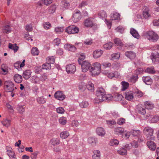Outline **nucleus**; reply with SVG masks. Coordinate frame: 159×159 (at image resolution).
<instances>
[{"mask_svg": "<svg viewBox=\"0 0 159 159\" xmlns=\"http://www.w3.org/2000/svg\"><path fill=\"white\" fill-rule=\"evenodd\" d=\"M101 64L98 62H95L92 64L90 70V72L92 76L98 75L101 71Z\"/></svg>", "mask_w": 159, "mask_h": 159, "instance_id": "f03ea898", "label": "nucleus"}, {"mask_svg": "<svg viewBox=\"0 0 159 159\" xmlns=\"http://www.w3.org/2000/svg\"><path fill=\"white\" fill-rule=\"evenodd\" d=\"M97 97L94 99V102L96 103L103 101L107 99V95L105 90L103 89L100 88L96 92Z\"/></svg>", "mask_w": 159, "mask_h": 159, "instance_id": "f257e3e1", "label": "nucleus"}, {"mask_svg": "<svg viewBox=\"0 0 159 159\" xmlns=\"http://www.w3.org/2000/svg\"><path fill=\"white\" fill-rule=\"evenodd\" d=\"M79 86V89L81 91H83L85 89V85L84 82H82L80 83Z\"/></svg>", "mask_w": 159, "mask_h": 159, "instance_id": "680f3d73", "label": "nucleus"}, {"mask_svg": "<svg viewBox=\"0 0 159 159\" xmlns=\"http://www.w3.org/2000/svg\"><path fill=\"white\" fill-rule=\"evenodd\" d=\"M85 58V56L84 53H81L78 59V62L79 64H81Z\"/></svg>", "mask_w": 159, "mask_h": 159, "instance_id": "3c124183", "label": "nucleus"}, {"mask_svg": "<svg viewBox=\"0 0 159 159\" xmlns=\"http://www.w3.org/2000/svg\"><path fill=\"white\" fill-rule=\"evenodd\" d=\"M17 109L19 112L20 114H22L25 111V109L23 106L21 105H18Z\"/></svg>", "mask_w": 159, "mask_h": 159, "instance_id": "4d7b16f0", "label": "nucleus"}, {"mask_svg": "<svg viewBox=\"0 0 159 159\" xmlns=\"http://www.w3.org/2000/svg\"><path fill=\"white\" fill-rule=\"evenodd\" d=\"M145 36L148 39L155 42L159 39L158 35L152 31H150L147 33Z\"/></svg>", "mask_w": 159, "mask_h": 159, "instance_id": "20e7f679", "label": "nucleus"}, {"mask_svg": "<svg viewBox=\"0 0 159 159\" xmlns=\"http://www.w3.org/2000/svg\"><path fill=\"white\" fill-rule=\"evenodd\" d=\"M120 57V54L119 53H114L112 54L111 55V60H114L118 59Z\"/></svg>", "mask_w": 159, "mask_h": 159, "instance_id": "a19ab883", "label": "nucleus"}, {"mask_svg": "<svg viewBox=\"0 0 159 159\" xmlns=\"http://www.w3.org/2000/svg\"><path fill=\"white\" fill-rule=\"evenodd\" d=\"M37 100L39 103L41 104H44L46 102V100L43 97H38Z\"/></svg>", "mask_w": 159, "mask_h": 159, "instance_id": "49530a36", "label": "nucleus"}, {"mask_svg": "<svg viewBox=\"0 0 159 159\" xmlns=\"http://www.w3.org/2000/svg\"><path fill=\"white\" fill-rule=\"evenodd\" d=\"M43 26L44 29L48 30L50 29L52 27L51 24L48 22H44L43 24Z\"/></svg>", "mask_w": 159, "mask_h": 159, "instance_id": "37998d69", "label": "nucleus"}, {"mask_svg": "<svg viewBox=\"0 0 159 159\" xmlns=\"http://www.w3.org/2000/svg\"><path fill=\"white\" fill-rule=\"evenodd\" d=\"M120 15L119 13L116 12H114L113 13V14L111 16V18L113 20H120Z\"/></svg>", "mask_w": 159, "mask_h": 159, "instance_id": "c85d7f7f", "label": "nucleus"}, {"mask_svg": "<svg viewBox=\"0 0 159 159\" xmlns=\"http://www.w3.org/2000/svg\"><path fill=\"white\" fill-rule=\"evenodd\" d=\"M42 68L43 69L45 70H48L51 69V66L49 63L47 62L43 64L42 66Z\"/></svg>", "mask_w": 159, "mask_h": 159, "instance_id": "13d9d810", "label": "nucleus"}, {"mask_svg": "<svg viewBox=\"0 0 159 159\" xmlns=\"http://www.w3.org/2000/svg\"><path fill=\"white\" fill-rule=\"evenodd\" d=\"M3 31L4 33H8L11 31V28L8 25L6 26L3 28Z\"/></svg>", "mask_w": 159, "mask_h": 159, "instance_id": "052dcab7", "label": "nucleus"}, {"mask_svg": "<svg viewBox=\"0 0 159 159\" xmlns=\"http://www.w3.org/2000/svg\"><path fill=\"white\" fill-rule=\"evenodd\" d=\"M8 48L11 49L13 50L14 52H16L19 48L18 46L16 45V44H12L11 43H9Z\"/></svg>", "mask_w": 159, "mask_h": 159, "instance_id": "a878e982", "label": "nucleus"}, {"mask_svg": "<svg viewBox=\"0 0 159 159\" xmlns=\"http://www.w3.org/2000/svg\"><path fill=\"white\" fill-rule=\"evenodd\" d=\"M117 152L119 154L122 156L126 155L127 153L126 150L123 148L118 150Z\"/></svg>", "mask_w": 159, "mask_h": 159, "instance_id": "72a5a7b5", "label": "nucleus"}, {"mask_svg": "<svg viewBox=\"0 0 159 159\" xmlns=\"http://www.w3.org/2000/svg\"><path fill=\"white\" fill-rule=\"evenodd\" d=\"M63 27H57L55 28L54 31L57 34H60L64 31Z\"/></svg>", "mask_w": 159, "mask_h": 159, "instance_id": "ea45409f", "label": "nucleus"}, {"mask_svg": "<svg viewBox=\"0 0 159 159\" xmlns=\"http://www.w3.org/2000/svg\"><path fill=\"white\" fill-rule=\"evenodd\" d=\"M79 64L81 66L82 71L84 72H86L91 66L90 63L88 61H84Z\"/></svg>", "mask_w": 159, "mask_h": 159, "instance_id": "0eeeda50", "label": "nucleus"}, {"mask_svg": "<svg viewBox=\"0 0 159 159\" xmlns=\"http://www.w3.org/2000/svg\"><path fill=\"white\" fill-rule=\"evenodd\" d=\"M1 69L4 73L6 74L8 70L7 67L5 64H3L2 65Z\"/></svg>", "mask_w": 159, "mask_h": 159, "instance_id": "0e129e2a", "label": "nucleus"}, {"mask_svg": "<svg viewBox=\"0 0 159 159\" xmlns=\"http://www.w3.org/2000/svg\"><path fill=\"white\" fill-rule=\"evenodd\" d=\"M65 32L69 34L77 33L79 32V29L74 25H70L66 28Z\"/></svg>", "mask_w": 159, "mask_h": 159, "instance_id": "423d86ee", "label": "nucleus"}, {"mask_svg": "<svg viewBox=\"0 0 159 159\" xmlns=\"http://www.w3.org/2000/svg\"><path fill=\"white\" fill-rule=\"evenodd\" d=\"M143 9V17L146 19L150 17L151 16V14L149 8L147 6H144Z\"/></svg>", "mask_w": 159, "mask_h": 159, "instance_id": "f8f14e48", "label": "nucleus"}, {"mask_svg": "<svg viewBox=\"0 0 159 159\" xmlns=\"http://www.w3.org/2000/svg\"><path fill=\"white\" fill-rule=\"evenodd\" d=\"M42 1L46 6H48L52 2V0H41Z\"/></svg>", "mask_w": 159, "mask_h": 159, "instance_id": "69168bd1", "label": "nucleus"}, {"mask_svg": "<svg viewBox=\"0 0 159 159\" xmlns=\"http://www.w3.org/2000/svg\"><path fill=\"white\" fill-rule=\"evenodd\" d=\"M59 123L62 125H65L66 123V117H62L59 119Z\"/></svg>", "mask_w": 159, "mask_h": 159, "instance_id": "603ef678", "label": "nucleus"}, {"mask_svg": "<svg viewBox=\"0 0 159 159\" xmlns=\"http://www.w3.org/2000/svg\"><path fill=\"white\" fill-rule=\"evenodd\" d=\"M88 143L92 146L96 145V142L95 139L93 138H89L88 139Z\"/></svg>", "mask_w": 159, "mask_h": 159, "instance_id": "a18cd8bd", "label": "nucleus"}, {"mask_svg": "<svg viewBox=\"0 0 159 159\" xmlns=\"http://www.w3.org/2000/svg\"><path fill=\"white\" fill-rule=\"evenodd\" d=\"M124 129L121 127H117L114 129V133L115 134L122 135Z\"/></svg>", "mask_w": 159, "mask_h": 159, "instance_id": "393cba45", "label": "nucleus"}, {"mask_svg": "<svg viewBox=\"0 0 159 159\" xmlns=\"http://www.w3.org/2000/svg\"><path fill=\"white\" fill-rule=\"evenodd\" d=\"M25 61V60H24L21 63L19 61H18L14 64V66L16 69L18 70L24 66Z\"/></svg>", "mask_w": 159, "mask_h": 159, "instance_id": "a211bd4d", "label": "nucleus"}, {"mask_svg": "<svg viewBox=\"0 0 159 159\" xmlns=\"http://www.w3.org/2000/svg\"><path fill=\"white\" fill-rule=\"evenodd\" d=\"M113 45V43L111 42H109L105 44L104 45V48L107 50L111 49Z\"/></svg>", "mask_w": 159, "mask_h": 159, "instance_id": "09e8293b", "label": "nucleus"}, {"mask_svg": "<svg viewBox=\"0 0 159 159\" xmlns=\"http://www.w3.org/2000/svg\"><path fill=\"white\" fill-rule=\"evenodd\" d=\"M125 54L130 59L134 58L136 56L135 53L131 51H128L125 52Z\"/></svg>", "mask_w": 159, "mask_h": 159, "instance_id": "bb28decb", "label": "nucleus"}, {"mask_svg": "<svg viewBox=\"0 0 159 159\" xmlns=\"http://www.w3.org/2000/svg\"><path fill=\"white\" fill-rule=\"evenodd\" d=\"M93 154L92 157L93 159H100L101 154L100 151L98 150H95L93 151Z\"/></svg>", "mask_w": 159, "mask_h": 159, "instance_id": "dca6fc26", "label": "nucleus"}, {"mask_svg": "<svg viewBox=\"0 0 159 159\" xmlns=\"http://www.w3.org/2000/svg\"><path fill=\"white\" fill-rule=\"evenodd\" d=\"M64 48L66 50L74 52L76 51V48L73 45L69 44L64 45Z\"/></svg>", "mask_w": 159, "mask_h": 159, "instance_id": "2eb2a0df", "label": "nucleus"}, {"mask_svg": "<svg viewBox=\"0 0 159 159\" xmlns=\"http://www.w3.org/2000/svg\"><path fill=\"white\" fill-rule=\"evenodd\" d=\"M69 135V134L67 131L62 132L60 134V137L62 139H66Z\"/></svg>", "mask_w": 159, "mask_h": 159, "instance_id": "4c0bfd02", "label": "nucleus"}, {"mask_svg": "<svg viewBox=\"0 0 159 159\" xmlns=\"http://www.w3.org/2000/svg\"><path fill=\"white\" fill-rule=\"evenodd\" d=\"M138 79V75L136 74L132 75L129 79V81L132 83H135Z\"/></svg>", "mask_w": 159, "mask_h": 159, "instance_id": "8fccbe9b", "label": "nucleus"}, {"mask_svg": "<svg viewBox=\"0 0 159 159\" xmlns=\"http://www.w3.org/2000/svg\"><path fill=\"white\" fill-rule=\"evenodd\" d=\"M130 33L135 38L138 39L139 37V35L137 31L133 28L131 29Z\"/></svg>", "mask_w": 159, "mask_h": 159, "instance_id": "473e14b6", "label": "nucleus"}, {"mask_svg": "<svg viewBox=\"0 0 159 159\" xmlns=\"http://www.w3.org/2000/svg\"><path fill=\"white\" fill-rule=\"evenodd\" d=\"M130 134L131 133L130 132L124 130L122 136L123 138L127 139L129 138Z\"/></svg>", "mask_w": 159, "mask_h": 159, "instance_id": "c03bdc74", "label": "nucleus"}, {"mask_svg": "<svg viewBox=\"0 0 159 159\" xmlns=\"http://www.w3.org/2000/svg\"><path fill=\"white\" fill-rule=\"evenodd\" d=\"M53 43L56 45L58 46L61 43V39L58 38H56L53 41Z\"/></svg>", "mask_w": 159, "mask_h": 159, "instance_id": "338daca9", "label": "nucleus"}, {"mask_svg": "<svg viewBox=\"0 0 159 159\" xmlns=\"http://www.w3.org/2000/svg\"><path fill=\"white\" fill-rule=\"evenodd\" d=\"M143 79L144 82L147 85L150 84L152 83V79L148 76L143 77Z\"/></svg>", "mask_w": 159, "mask_h": 159, "instance_id": "cd10ccee", "label": "nucleus"}, {"mask_svg": "<svg viewBox=\"0 0 159 159\" xmlns=\"http://www.w3.org/2000/svg\"><path fill=\"white\" fill-rule=\"evenodd\" d=\"M56 111L59 114H63L65 112V110L62 107H59L57 108Z\"/></svg>", "mask_w": 159, "mask_h": 159, "instance_id": "bf43d9fd", "label": "nucleus"}, {"mask_svg": "<svg viewBox=\"0 0 159 159\" xmlns=\"http://www.w3.org/2000/svg\"><path fill=\"white\" fill-rule=\"evenodd\" d=\"M121 84L122 85V88L121 90L122 91H125L126 89L129 86V84L127 82L123 81L121 82Z\"/></svg>", "mask_w": 159, "mask_h": 159, "instance_id": "58836bf2", "label": "nucleus"}, {"mask_svg": "<svg viewBox=\"0 0 159 159\" xmlns=\"http://www.w3.org/2000/svg\"><path fill=\"white\" fill-rule=\"evenodd\" d=\"M153 132V129L149 127H145L143 130V133L146 135L147 139L148 140H153L154 139V137H152Z\"/></svg>", "mask_w": 159, "mask_h": 159, "instance_id": "7ed1b4c3", "label": "nucleus"}, {"mask_svg": "<svg viewBox=\"0 0 159 159\" xmlns=\"http://www.w3.org/2000/svg\"><path fill=\"white\" fill-rule=\"evenodd\" d=\"M56 6L55 5L52 4L48 8V11L50 14H52L56 11Z\"/></svg>", "mask_w": 159, "mask_h": 159, "instance_id": "2f4dec72", "label": "nucleus"}, {"mask_svg": "<svg viewBox=\"0 0 159 159\" xmlns=\"http://www.w3.org/2000/svg\"><path fill=\"white\" fill-rule=\"evenodd\" d=\"M31 72L30 70H26L25 71L23 74V77L26 79H28L31 76Z\"/></svg>", "mask_w": 159, "mask_h": 159, "instance_id": "c756f323", "label": "nucleus"}, {"mask_svg": "<svg viewBox=\"0 0 159 159\" xmlns=\"http://www.w3.org/2000/svg\"><path fill=\"white\" fill-rule=\"evenodd\" d=\"M103 74L109 79H112L114 77V72L109 70H104L103 71Z\"/></svg>", "mask_w": 159, "mask_h": 159, "instance_id": "6ab92c4d", "label": "nucleus"}, {"mask_svg": "<svg viewBox=\"0 0 159 159\" xmlns=\"http://www.w3.org/2000/svg\"><path fill=\"white\" fill-rule=\"evenodd\" d=\"M114 43L117 46H122L123 45V44L121 41L118 38H116L114 40Z\"/></svg>", "mask_w": 159, "mask_h": 159, "instance_id": "5fc2aeb1", "label": "nucleus"}, {"mask_svg": "<svg viewBox=\"0 0 159 159\" xmlns=\"http://www.w3.org/2000/svg\"><path fill=\"white\" fill-rule=\"evenodd\" d=\"M131 134L134 136H138L140 134V132L139 131V130H133L131 132Z\"/></svg>", "mask_w": 159, "mask_h": 159, "instance_id": "e2e57ef3", "label": "nucleus"}, {"mask_svg": "<svg viewBox=\"0 0 159 159\" xmlns=\"http://www.w3.org/2000/svg\"><path fill=\"white\" fill-rule=\"evenodd\" d=\"M148 147L152 150H154L156 148V146L155 143L152 141H149L147 143Z\"/></svg>", "mask_w": 159, "mask_h": 159, "instance_id": "4be33fe9", "label": "nucleus"}, {"mask_svg": "<svg viewBox=\"0 0 159 159\" xmlns=\"http://www.w3.org/2000/svg\"><path fill=\"white\" fill-rule=\"evenodd\" d=\"M81 17V14L80 11L78 10H75L73 14L72 20L74 22L76 23L80 20Z\"/></svg>", "mask_w": 159, "mask_h": 159, "instance_id": "39448f33", "label": "nucleus"}, {"mask_svg": "<svg viewBox=\"0 0 159 159\" xmlns=\"http://www.w3.org/2000/svg\"><path fill=\"white\" fill-rule=\"evenodd\" d=\"M89 104L87 102L83 101L80 103V106L81 108H84L87 107Z\"/></svg>", "mask_w": 159, "mask_h": 159, "instance_id": "864d4df0", "label": "nucleus"}, {"mask_svg": "<svg viewBox=\"0 0 159 159\" xmlns=\"http://www.w3.org/2000/svg\"><path fill=\"white\" fill-rule=\"evenodd\" d=\"M84 24L85 26L87 27H91L93 25L92 20L90 18L86 20L84 22Z\"/></svg>", "mask_w": 159, "mask_h": 159, "instance_id": "5701e85b", "label": "nucleus"}, {"mask_svg": "<svg viewBox=\"0 0 159 159\" xmlns=\"http://www.w3.org/2000/svg\"><path fill=\"white\" fill-rule=\"evenodd\" d=\"M11 120L7 119L4 120L1 122L3 125L6 127H8L11 125Z\"/></svg>", "mask_w": 159, "mask_h": 159, "instance_id": "f704fd0d", "label": "nucleus"}, {"mask_svg": "<svg viewBox=\"0 0 159 159\" xmlns=\"http://www.w3.org/2000/svg\"><path fill=\"white\" fill-rule=\"evenodd\" d=\"M110 145L113 147H116L119 144V141L116 139H113L110 140Z\"/></svg>", "mask_w": 159, "mask_h": 159, "instance_id": "7c9ffc66", "label": "nucleus"}, {"mask_svg": "<svg viewBox=\"0 0 159 159\" xmlns=\"http://www.w3.org/2000/svg\"><path fill=\"white\" fill-rule=\"evenodd\" d=\"M95 132L97 135L101 137H104L106 134L105 129L101 127H97L95 130Z\"/></svg>", "mask_w": 159, "mask_h": 159, "instance_id": "9d476101", "label": "nucleus"}, {"mask_svg": "<svg viewBox=\"0 0 159 159\" xmlns=\"http://www.w3.org/2000/svg\"><path fill=\"white\" fill-rule=\"evenodd\" d=\"M151 59L153 62H158L159 61V54L158 53H152L151 55Z\"/></svg>", "mask_w": 159, "mask_h": 159, "instance_id": "f3484780", "label": "nucleus"}, {"mask_svg": "<svg viewBox=\"0 0 159 159\" xmlns=\"http://www.w3.org/2000/svg\"><path fill=\"white\" fill-rule=\"evenodd\" d=\"M103 53V51L101 49L95 50L93 52V57L94 59H98L101 57Z\"/></svg>", "mask_w": 159, "mask_h": 159, "instance_id": "ddd939ff", "label": "nucleus"}, {"mask_svg": "<svg viewBox=\"0 0 159 159\" xmlns=\"http://www.w3.org/2000/svg\"><path fill=\"white\" fill-rule=\"evenodd\" d=\"M66 70L68 74H73L76 70V67L74 65L69 64L66 66Z\"/></svg>", "mask_w": 159, "mask_h": 159, "instance_id": "9b49d317", "label": "nucleus"}, {"mask_svg": "<svg viewBox=\"0 0 159 159\" xmlns=\"http://www.w3.org/2000/svg\"><path fill=\"white\" fill-rule=\"evenodd\" d=\"M50 143L53 146L57 145L59 144L60 140L58 138H53L51 140Z\"/></svg>", "mask_w": 159, "mask_h": 159, "instance_id": "c9c22d12", "label": "nucleus"}, {"mask_svg": "<svg viewBox=\"0 0 159 159\" xmlns=\"http://www.w3.org/2000/svg\"><path fill=\"white\" fill-rule=\"evenodd\" d=\"M159 119L158 116H152L149 117V120L152 123H155L157 122L159 120Z\"/></svg>", "mask_w": 159, "mask_h": 159, "instance_id": "79ce46f5", "label": "nucleus"}, {"mask_svg": "<svg viewBox=\"0 0 159 159\" xmlns=\"http://www.w3.org/2000/svg\"><path fill=\"white\" fill-rule=\"evenodd\" d=\"M14 88V84L12 82L6 81L5 82V89L7 92H12Z\"/></svg>", "mask_w": 159, "mask_h": 159, "instance_id": "6e6552de", "label": "nucleus"}, {"mask_svg": "<svg viewBox=\"0 0 159 159\" xmlns=\"http://www.w3.org/2000/svg\"><path fill=\"white\" fill-rule=\"evenodd\" d=\"M87 89L90 91H93L94 90V86L93 84L91 82H89L86 85Z\"/></svg>", "mask_w": 159, "mask_h": 159, "instance_id": "de8ad7c7", "label": "nucleus"}, {"mask_svg": "<svg viewBox=\"0 0 159 159\" xmlns=\"http://www.w3.org/2000/svg\"><path fill=\"white\" fill-rule=\"evenodd\" d=\"M134 93L132 91H130L126 93L125 98L127 100L131 101L134 98Z\"/></svg>", "mask_w": 159, "mask_h": 159, "instance_id": "aec40b11", "label": "nucleus"}, {"mask_svg": "<svg viewBox=\"0 0 159 159\" xmlns=\"http://www.w3.org/2000/svg\"><path fill=\"white\" fill-rule=\"evenodd\" d=\"M99 16L102 18H105L107 17V14L105 11H101L99 14Z\"/></svg>", "mask_w": 159, "mask_h": 159, "instance_id": "774afa93", "label": "nucleus"}, {"mask_svg": "<svg viewBox=\"0 0 159 159\" xmlns=\"http://www.w3.org/2000/svg\"><path fill=\"white\" fill-rule=\"evenodd\" d=\"M145 107L148 109H152L154 107V105L150 101H146L144 104Z\"/></svg>", "mask_w": 159, "mask_h": 159, "instance_id": "b1692460", "label": "nucleus"}, {"mask_svg": "<svg viewBox=\"0 0 159 159\" xmlns=\"http://www.w3.org/2000/svg\"><path fill=\"white\" fill-rule=\"evenodd\" d=\"M14 79L15 82L18 83H20L22 81V77L21 75L16 74L14 76Z\"/></svg>", "mask_w": 159, "mask_h": 159, "instance_id": "412c9836", "label": "nucleus"}, {"mask_svg": "<svg viewBox=\"0 0 159 159\" xmlns=\"http://www.w3.org/2000/svg\"><path fill=\"white\" fill-rule=\"evenodd\" d=\"M39 51L36 47H33L31 49V54L34 56H38L39 54Z\"/></svg>", "mask_w": 159, "mask_h": 159, "instance_id": "e433bc0d", "label": "nucleus"}, {"mask_svg": "<svg viewBox=\"0 0 159 159\" xmlns=\"http://www.w3.org/2000/svg\"><path fill=\"white\" fill-rule=\"evenodd\" d=\"M6 149L7 154L10 159H17L15 152L11 147L7 146L6 147Z\"/></svg>", "mask_w": 159, "mask_h": 159, "instance_id": "1a4fd4ad", "label": "nucleus"}, {"mask_svg": "<svg viewBox=\"0 0 159 159\" xmlns=\"http://www.w3.org/2000/svg\"><path fill=\"white\" fill-rule=\"evenodd\" d=\"M47 61L49 64H53L54 62V58L53 57H49L47 58Z\"/></svg>", "mask_w": 159, "mask_h": 159, "instance_id": "6e6d98bb", "label": "nucleus"}, {"mask_svg": "<svg viewBox=\"0 0 159 159\" xmlns=\"http://www.w3.org/2000/svg\"><path fill=\"white\" fill-rule=\"evenodd\" d=\"M54 97L57 99L62 101L65 98V95L61 91H58L54 94Z\"/></svg>", "mask_w": 159, "mask_h": 159, "instance_id": "4468645a", "label": "nucleus"}]
</instances>
